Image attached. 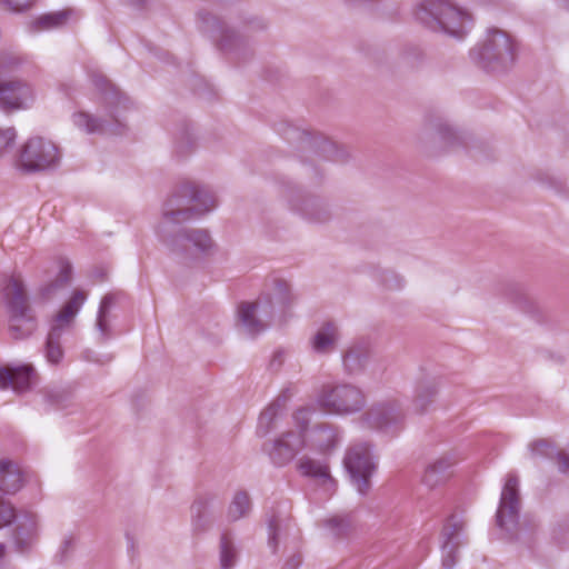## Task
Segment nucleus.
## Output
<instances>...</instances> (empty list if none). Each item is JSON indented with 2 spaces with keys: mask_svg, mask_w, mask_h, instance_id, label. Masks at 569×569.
Wrapping results in <instances>:
<instances>
[{
  "mask_svg": "<svg viewBox=\"0 0 569 569\" xmlns=\"http://www.w3.org/2000/svg\"><path fill=\"white\" fill-rule=\"evenodd\" d=\"M73 549V540L71 538L64 539L60 547L61 560H64L68 552Z\"/></svg>",
  "mask_w": 569,
  "mask_h": 569,
  "instance_id": "nucleus-51",
  "label": "nucleus"
},
{
  "mask_svg": "<svg viewBox=\"0 0 569 569\" xmlns=\"http://www.w3.org/2000/svg\"><path fill=\"white\" fill-rule=\"evenodd\" d=\"M309 439L317 450L326 452L336 447L338 432L333 426L319 423L310 430Z\"/></svg>",
  "mask_w": 569,
  "mask_h": 569,
  "instance_id": "nucleus-23",
  "label": "nucleus"
},
{
  "mask_svg": "<svg viewBox=\"0 0 569 569\" xmlns=\"http://www.w3.org/2000/svg\"><path fill=\"white\" fill-rule=\"evenodd\" d=\"M416 19L428 29L461 39L469 14L445 0H423L416 9Z\"/></svg>",
  "mask_w": 569,
  "mask_h": 569,
  "instance_id": "nucleus-4",
  "label": "nucleus"
},
{
  "mask_svg": "<svg viewBox=\"0 0 569 569\" xmlns=\"http://www.w3.org/2000/svg\"><path fill=\"white\" fill-rule=\"evenodd\" d=\"M117 296L114 293L106 295L98 310L96 328L100 333L101 340H107L110 337V326H109V313L113 305L116 303Z\"/></svg>",
  "mask_w": 569,
  "mask_h": 569,
  "instance_id": "nucleus-28",
  "label": "nucleus"
},
{
  "mask_svg": "<svg viewBox=\"0 0 569 569\" xmlns=\"http://www.w3.org/2000/svg\"><path fill=\"white\" fill-rule=\"evenodd\" d=\"M438 393L437 386L433 382L420 385L413 400V408L417 412H425L428 407L435 401Z\"/></svg>",
  "mask_w": 569,
  "mask_h": 569,
  "instance_id": "nucleus-33",
  "label": "nucleus"
},
{
  "mask_svg": "<svg viewBox=\"0 0 569 569\" xmlns=\"http://www.w3.org/2000/svg\"><path fill=\"white\" fill-rule=\"evenodd\" d=\"M93 82L104 93V99L109 103L118 106L121 101L120 93L112 87L103 76H94Z\"/></svg>",
  "mask_w": 569,
  "mask_h": 569,
  "instance_id": "nucleus-37",
  "label": "nucleus"
},
{
  "mask_svg": "<svg viewBox=\"0 0 569 569\" xmlns=\"http://www.w3.org/2000/svg\"><path fill=\"white\" fill-rule=\"evenodd\" d=\"M2 2L14 12L28 10L33 6L36 0H2Z\"/></svg>",
  "mask_w": 569,
  "mask_h": 569,
  "instance_id": "nucleus-44",
  "label": "nucleus"
},
{
  "mask_svg": "<svg viewBox=\"0 0 569 569\" xmlns=\"http://www.w3.org/2000/svg\"><path fill=\"white\" fill-rule=\"evenodd\" d=\"M12 63H18V62H17V61H14V62H8V63H7V62L2 61V62H1V66H2V67H7V66H10V64H12Z\"/></svg>",
  "mask_w": 569,
  "mask_h": 569,
  "instance_id": "nucleus-54",
  "label": "nucleus"
},
{
  "mask_svg": "<svg viewBox=\"0 0 569 569\" xmlns=\"http://www.w3.org/2000/svg\"><path fill=\"white\" fill-rule=\"evenodd\" d=\"M361 422L368 428L393 435L401 429L403 415L393 402L379 403L361 417Z\"/></svg>",
  "mask_w": 569,
  "mask_h": 569,
  "instance_id": "nucleus-13",
  "label": "nucleus"
},
{
  "mask_svg": "<svg viewBox=\"0 0 569 569\" xmlns=\"http://www.w3.org/2000/svg\"><path fill=\"white\" fill-rule=\"evenodd\" d=\"M297 470L301 476L311 478L327 493L331 495L336 491L337 482L331 477L329 465L326 460H317L303 456L297 462Z\"/></svg>",
  "mask_w": 569,
  "mask_h": 569,
  "instance_id": "nucleus-17",
  "label": "nucleus"
},
{
  "mask_svg": "<svg viewBox=\"0 0 569 569\" xmlns=\"http://www.w3.org/2000/svg\"><path fill=\"white\" fill-rule=\"evenodd\" d=\"M530 452L533 457H547L552 458L556 452L555 447L551 442L546 439H539L530 443Z\"/></svg>",
  "mask_w": 569,
  "mask_h": 569,
  "instance_id": "nucleus-39",
  "label": "nucleus"
},
{
  "mask_svg": "<svg viewBox=\"0 0 569 569\" xmlns=\"http://www.w3.org/2000/svg\"><path fill=\"white\" fill-rule=\"evenodd\" d=\"M84 301V292L76 291L56 316L44 345V356L49 363L59 365L63 359L64 352L61 346L62 335L70 328L73 318L79 312Z\"/></svg>",
  "mask_w": 569,
  "mask_h": 569,
  "instance_id": "nucleus-8",
  "label": "nucleus"
},
{
  "mask_svg": "<svg viewBox=\"0 0 569 569\" xmlns=\"http://www.w3.org/2000/svg\"><path fill=\"white\" fill-rule=\"evenodd\" d=\"M518 488V476L515 473H509L502 488L500 503L496 515L497 525L507 531H511L518 521L520 509Z\"/></svg>",
  "mask_w": 569,
  "mask_h": 569,
  "instance_id": "nucleus-12",
  "label": "nucleus"
},
{
  "mask_svg": "<svg viewBox=\"0 0 569 569\" xmlns=\"http://www.w3.org/2000/svg\"><path fill=\"white\" fill-rule=\"evenodd\" d=\"M211 498L198 497L191 506L192 528L196 532H204L211 526V516L209 512Z\"/></svg>",
  "mask_w": 569,
  "mask_h": 569,
  "instance_id": "nucleus-25",
  "label": "nucleus"
},
{
  "mask_svg": "<svg viewBox=\"0 0 569 569\" xmlns=\"http://www.w3.org/2000/svg\"><path fill=\"white\" fill-rule=\"evenodd\" d=\"M22 487V473L20 468L12 460H0V491L3 493H16Z\"/></svg>",
  "mask_w": 569,
  "mask_h": 569,
  "instance_id": "nucleus-22",
  "label": "nucleus"
},
{
  "mask_svg": "<svg viewBox=\"0 0 569 569\" xmlns=\"http://www.w3.org/2000/svg\"><path fill=\"white\" fill-rule=\"evenodd\" d=\"M280 520L276 516L271 517L268 521V545L276 552L278 547V531H279Z\"/></svg>",
  "mask_w": 569,
  "mask_h": 569,
  "instance_id": "nucleus-43",
  "label": "nucleus"
},
{
  "mask_svg": "<svg viewBox=\"0 0 569 569\" xmlns=\"http://www.w3.org/2000/svg\"><path fill=\"white\" fill-rule=\"evenodd\" d=\"M199 18L201 19L206 31L217 33L218 46L221 50L232 51L240 46V38L233 30L226 27L221 19L210 12H200Z\"/></svg>",
  "mask_w": 569,
  "mask_h": 569,
  "instance_id": "nucleus-18",
  "label": "nucleus"
},
{
  "mask_svg": "<svg viewBox=\"0 0 569 569\" xmlns=\"http://www.w3.org/2000/svg\"><path fill=\"white\" fill-rule=\"evenodd\" d=\"M161 241L183 260H194L209 253L213 248V241L204 229L181 228L174 231V227L157 230Z\"/></svg>",
  "mask_w": 569,
  "mask_h": 569,
  "instance_id": "nucleus-6",
  "label": "nucleus"
},
{
  "mask_svg": "<svg viewBox=\"0 0 569 569\" xmlns=\"http://www.w3.org/2000/svg\"><path fill=\"white\" fill-rule=\"evenodd\" d=\"M284 408L279 401L270 403L260 415L257 432L264 437L276 428V421L282 413Z\"/></svg>",
  "mask_w": 569,
  "mask_h": 569,
  "instance_id": "nucleus-29",
  "label": "nucleus"
},
{
  "mask_svg": "<svg viewBox=\"0 0 569 569\" xmlns=\"http://www.w3.org/2000/svg\"><path fill=\"white\" fill-rule=\"evenodd\" d=\"M477 63L490 72H501L515 62V44L508 33L492 29L485 42L472 51Z\"/></svg>",
  "mask_w": 569,
  "mask_h": 569,
  "instance_id": "nucleus-7",
  "label": "nucleus"
},
{
  "mask_svg": "<svg viewBox=\"0 0 569 569\" xmlns=\"http://www.w3.org/2000/svg\"><path fill=\"white\" fill-rule=\"evenodd\" d=\"M297 393V388L293 385L286 387L274 401H279L281 407L284 408L287 401Z\"/></svg>",
  "mask_w": 569,
  "mask_h": 569,
  "instance_id": "nucleus-46",
  "label": "nucleus"
},
{
  "mask_svg": "<svg viewBox=\"0 0 569 569\" xmlns=\"http://www.w3.org/2000/svg\"><path fill=\"white\" fill-rule=\"evenodd\" d=\"M4 551H6V546L3 543H0V558L3 557Z\"/></svg>",
  "mask_w": 569,
  "mask_h": 569,
  "instance_id": "nucleus-53",
  "label": "nucleus"
},
{
  "mask_svg": "<svg viewBox=\"0 0 569 569\" xmlns=\"http://www.w3.org/2000/svg\"><path fill=\"white\" fill-rule=\"evenodd\" d=\"M326 527L337 537L346 536L351 529L349 517L335 516L325 521Z\"/></svg>",
  "mask_w": 569,
  "mask_h": 569,
  "instance_id": "nucleus-36",
  "label": "nucleus"
},
{
  "mask_svg": "<svg viewBox=\"0 0 569 569\" xmlns=\"http://www.w3.org/2000/svg\"><path fill=\"white\" fill-rule=\"evenodd\" d=\"M34 101L32 87L21 80H0V110L6 113H12L19 110H26Z\"/></svg>",
  "mask_w": 569,
  "mask_h": 569,
  "instance_id": "nucleus-11",
  "label": "nucleus"
},
{
  "mask_svg": "<svg viewBox=\"0 0 569 569\" xmlns=\"http://www.w3.org/2000/svg\"><path fill=\"white\" fill-rule=\"evenodd\" d=\"M343 463L351 482L362 496L370 490V478L376 470L371 446L368 442L351 445L345 456Z\"/></svg>",
  "mask_w": 569,
  "mask_h": 569,
  "instance_id": "nucleus-10",
  "label": "nucleus"
},
{
  "mask_svg": "<svg viewBox=\"0 0 569 569\" xmlns=\"http://www.w3.org/2000/svg\"><path fill=\"white\" fill-rule=\"evenodd\" d=\"M1 292L8 312L10 337L14 340L29 338L37 329V319L23 282L17 277H10Z\"/></svg>",
  "mask_w": 569,
  "mask_h": 569,
  "instance_id": "nucleus-2",
  "label": "nucleus"
},
{
  "mask_svg": "<svg viewBox=\"0 0 569 569\" xmlns=\"http://www.w3.org/2000/svg\"><path fill=\"white\" fill-rule=\"evenodd\" d=\"M249 23L254 24V27L257 29H263L266 27L263 20H261V19H254V20L250 21Z\"/></svg>",
  "mask_w": 569,
  "mask_h": 569,
  "instance_id": "nucleus-52",
  "label": "nucleus"
},
{
  "mask_svg": "<svg viewBox=\"0 0 569 569\" xmlns=\"http://www.w3.org/2000/svg\"><path fill=\"white\" fill-rule=\"evenodd\" d=\"M321 151L325 158L333 161H342L347 157V153L343 150H340L335 142L327 139L321 143Z\"/></svg>",
  "mask_w": 569,
  "mask_h": 569,
  "instance_id": "nucleus-40",
  "label": "nucleus"
},
{
  "mask_svg": "<svg viewBox=\"0 0 569 569\" xmlns=\"http://www.w3.org/2000/svg\"><path fill=\"white\" fill-rule=\"evenodd\" d=\"M427 136L432 140L439 141L443 148L452 146L458 138L455 129L440 118L428 122Z\"/></svg>",
  "mask_w": 569,
  "mask_h": 569,
  "instance_id": "nucleus-26",
  "label": "nucleus"
},
{
  "mask_svg": "<svg viewBox=\"0 0 569 569\" xmlns=\"http://www.w3.org/2000/svg\"><path fill=\"white\" fill-rule=\"evenodd\" d=\"M70 280H71V266L68 262H62L57 278L40 289V296L44 300L52 298L56 295V292L59 289L67 286L70 282Z\"/></svg>",
  "mask_w": 569,
  "mask_h": 569,
  "instance_id": "nucleus-30",
  "label": "nucleus"
},
{
  "mask_svg": "<svg viewBox=\"0 0 569 569\" xmlns=\"http://www.w3.org/2000/svg\"><path fill=\"white\" fill-rule=\"evenodd\" d=\"M340 333L333 321L323 322L310 340L311 348L316 353L326 355L335 350Z\"/></svg>",
  "mask_w": 569,
  "mask_h": 569,
  "instance_id": "nucleus-21",
  "label": "nucleus"
},
{
  "mask_svg": "<svg viewBox=\"0 0 569 569\" xmlns=\"http://www.w3.org/2000/svg\"><path fill=\"white\" fill-rule=\"evenodd\" d=\"M16 138L17 132L14 128L0 129V157L14 143Z\"/></svg>",
  "mask_w": 569,
  "mask_h": 569,
  "instance_id": "nucleus-42",
  "label": "nucleus"
},
{
  "mask_svg": "<svg viewBox=\"0 0 569 569\" xmlns=\"http://www.w3.org/2000/svg\"><path fill=\"white\" fill-rule=\"evenodd\" d=\"M317 405L328 413L349 416L366 406V396L360 388L351 383H326L317 396Z\"/></svg>",
  "mask_w": 569,
  "mask_h": 569,
  "instance_id": "nucleus-5",
  "label": "nucleus"
},
{
  "mask_svg": "<svg viewBox=\"0 0 569 569\" xmlns=\"http://www.w3.org/2000/svg\"><path fill=\"white\" fill-rule=\"evenodd\" d=\"M217 206L212 192L194 182L180 184L167 199L157 230H167L196 217L202 216Z\"/></svg>",
  "mask_w": 569,
  "mask_h": 569,
  "instance_id": "nucleus-1",
  "label": "nucleus"
},
{
  "mask_svg": "<svg viewBox=\"0 0 569 569\" xmlns=\"http://www.w3.org/2000/svg\"><path fill=\"white\" fill-rule=\"evenodd\" d=\"M238 552L228 535H222L220 539V568L232 569L237 562Z\"/></svg>",
  "mask_w": 569,
  "mask_h": 569,
  "instance_id": "nucleus-35",
  "label": "nucleus"
},
{
  "mask_svg": "<svg viewBox=\"0 0 569 569\" xmlns=\"http://www.w3.org/2000/svg\"><path fill=\"white\" fill-rule=\"evenodd\" d=\"M251 510V500L246 491H238L233 496L232 501L228 508V518L237 521L249 515Z\"/></svg>",
  "mask_w": 569,
  "mask_h": 569,
  "instance_id": "nucleus-32",
  "label": "nucleus"
},
{
  "mask_svg": "<svg viewBox=\"0 0 569 569\" xmlns=\"http://www.w3.org/2000/svg\"><path fill=\"white\" fill-rule=\"evenodd\" d=\"M13 540L19 552H28L37 540V520L32 513H26L18 518Z\"/></svg>",
  "mask_w": 569,
  "mask_h": 569,
  "instance_id": "nucleus-20",
  "label": "nucleus"
},
{
  "mask_svg": "<svg viewBox=\"0 0 569 569\" xmlns=\"http://www.w3.org/2000/svg\"><path fill=\"white\" fill-rule=\"evenodd\" d=\"M70 14V10L43 14L32 22V29L40 31L62 27L69 19Z\"/></svg>",
  "mask_w": 569,
  "mask_h": 569,
  "instance_id": "nucleus-31",
  "label": "nucleus"
},
{
  "mask_svg": "<svg viewBox=\"0 0 569 569\" xmlns=\"http://www.w3.org/2000/svg\"><path fill=\"white\" fill-rule=\"evenodd\" d=\"M306 436L296 431H287L274 439L270 448L264 446V450L274 466L283 467L306 447Z\"/></svg>",
  "mask_w": 569,
  "mask_h": 569,
  "instance_id": "nucleus-15",
  "label": "nucleus"
},
{
  "mask_svg": "<svg viewBox=\"0 0 569 569\" xmlns=\"http://www.w3.org/2000/svg\"><path fill=\"white\" fill-rule=\"evenodd\" d=\"M299 210H301L309 220L315 222H325L329 219V211L321 201L316 199L305 200Z\"/></svg>",
  "mask_w": 569,
  "mask_h": 569,
  "instance_id": "nucleus-34",
  "label": "nucleus"
},
{
  "mask_svg": "<svg viewBox=\"0 0 569 569\" xmlns=\"http://www.w3.org/2000/svg\"><path fill=\"white\" fill-rule=\"evenodd\" d=\"M300 555H293L284 562L282 569H297L300 566Z\"/></svg>",
  "mask_w": 569,
  "mask_h": 569,
  "instance_id": "nucleus-50",
  "label": "nucleus"
},
{
  "mask_svg": "<svg viewBox=\"0 0 569 569\" xmlns=\"http://www.w3.org/2000/svg\"><path fill=\"white\" fill-rule=\"evenodd\" d=\"M403 279L395 274L393 272H389L385 277V283L390 289H400L403 287Z\"/></svg>",
  "mask_w": 569,
  "mask_h": 569,
  "instance_id": "nucleus-47",
  "label": "nucleus"
},
{
  "mask_svg": "<svg viewBox=\"0 0 569 569\" xmlns=\"http://www.w3.org/2000/svg\"><path fill=\"white\" fill-rule=\"evenodd\" d=\"M66 399L67 396L60 391L50 392L47 395L48 402L54 406H61Z\"/></svg>",
  "mask_w": 569,
  "mask_h": 569,
  "instance_id": "nucleus-49",
  "label": "nucleus"
},
{
  "mask_svg": "<svg viewBox=\"0 0 569 569\" xmlns=\"http://www.w3.org/2000/svg\"><path fill=\"white\" fill-rule=\"evenodd\" d=\"M559 471L569 472V452H557Z\"/></svg>",
  "mask_w": 569,
  "mask_h": 569,
  "instance_id": "nucleus-48",
  "label": "nucleus"
},
{
  "mask_svg": "<svg viewBox=\"0 0 569 569\" xmlns=\"http://www.w3.org/2000/svg\"><path fill=\"white\" fill-rule=\"evenodd\" d=\"M16 517L13 506L0 497V529L10 525Z\"/></svg>",
  "mask_w": 569,
  "mask_h": 569,
  "instance_id": "nucleus-41",
  "label": "nucleus"
},
{
  "mask_svg": "<svg viewBox=\"0 0 569 569\" xmlns=\"http://www.w3.org/2000/svg\"><path fill=\"white\" fill-rule=\"evenodd\" d=\"M295 298L290 291V286L286 280L274 279L272 295L260 298L257 302H242L238 308V316L246 331L256 336L269 326L272 318L273 303L281 308H287L293 302Z\"/></svg>",
  "mask_w": 569,
  "mask_h": 569,
  "instance_id": "nucleus-3",
  "label": "nucleus"
},
{
  "mask_svg": "<svg viewBox=\"0 0 569 569\" xmlns=\"http://www.w3.org/2000/svg\"><path fill=\"white\" fill-rule=\"evenodd\" d=\"M369 361V349L365 345L350 347L343 355V366L349 375L362 372Z\"/></svg>",
  "mask_w": 569,
  "mask_h": 569,
  "instance_id": "nucleus-24",
  "label": "nucleus"
},
{
  "mask_svg": "<svg viewBox=\"0 0 569 569\" xmlns=\"http://www.w3.org/2000/svg\"><path fill=\"white\" fill-rule=\"evenodd\" d=\"M74 124L88 133H116L108 120L93 117L87 112H79L73 117Z\"/></svg>",
  "mask_w": 569,
  "mask_h": 569,
  "instance_id": "nucleus-27",
  "label": "nucleus"
},
{
  "mask_svg": "<svg viewBox=\"0 0 569 569\" xmlns=\"http://www.w3.org/2000/svg\"><path fill=\"white\" fill-rule=\"evenodd\" d=\"M315 412L316 410L312 407H302L295 411L293 420L299 429V431H296L297 433L305 436V433L308 431L311 417Z\"/></svg>",
  "mask_w": 569,
  "mask_h": 569,
  "instance_id": "nucleus-38",
  "label": "nucleus"
},
{
  "mask_svg": "<svg viewBox=\"0 0 569 569\" xmlns=\"http://www.w3.org/2000/svg\"><path fill=\"white\" fill-rule=\"evenodd\" d=\"M465 521L461 517L452 515L443 526L441 538L442 567L452 569L458 561V548L465 543L462 531Z\"/></svg>",
  "mask_w": 569,
  "mask_h": 569,
  "instance_id": "nucleus-14",
  "label": "nucleus"
},
{
  "mask_svg": "<svg viewBox=\"0 0 569 569\" xmlns=\"http://www.w3.org/2000/svg\"><path fill=\"white\" fill-rule=\"evenodd\" d=\"M458 461L459 458L453 452L440 456L426 467L422 482L429 488H435L443 483L450 475V469Z\"/></svg>",
  "mask_w": 569,
  "mask_h": 569,
  "instance_id": "nucleus-19",
  "label": "nucleus"
},
{
  "mask_svg": "<svg viewBox=\"0 0 569 569\" xmlns=\"http://www.w3.org/2000/svg\"><path fill=\"white\" fill-rule=\"evenodd\" d=\"M37 380L38 375L31 363L0 367V389L11 387L16 392H26Z\"/></svg>",
  "mask_w": 569,
  "mask_h": 569,
  "instance_id": "nucleus-16",
  "label": "nucleus"
},
{
  "mask_svg": "<svg viewBox=\"0 0 569 569\" xmlns=\"http://www.w3.org/2000/svg\"><path fill=\"white\" fill-rule=\"evenodd\" d=\"M60 161L58 147L41 137L30 138L21 148L18 167L27 173L46 171L54 168Z\"/></svg>",
  "mask_w": 569,
  "mask_h": 569,
  "instance_id": "nucleus-9",
  "label": "nucleus"
},
{
  "mask_svg": "<svg viewBox=\"0 0 569 569\" xmlns=\"http://www.w3.org/2000/svg\"><path fill=\"white\" fill-rule=\"evenodd\" d=\"M286 353L283 350H277L269 362V367L272 371H278L284 362Z\"/></svg>",
  "mask_w": 569,
  "mask_h": 569,
  "instance_id": "nucleus-45",
  "label": "nucleus"
}]
</instances>
